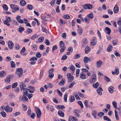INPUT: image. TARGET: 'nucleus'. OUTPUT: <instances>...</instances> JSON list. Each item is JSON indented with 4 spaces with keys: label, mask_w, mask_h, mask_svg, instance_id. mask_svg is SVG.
Listing matches in <instances>:
<instances>
[{
    "label": "nucleus",
    "mask_w": 121,
    "mask_h": 121,
    "mask_svg": "<svg viewBox=\"0 0 121 121\" xmlns=\"http://www.w3.org/2000/svg\"><path fill=\"white\" fill-rule=\"evenodd\" d=\"M101 90L103 91L102 87H99L97 89V93L100 95H101L102 94Z\"/></svg>",
    "instance_id": "5701e85b"
},
{
    "label": "nucleus",
    "mask_w": 121,
    "mask_h": 121,
    "mask_svg": "<svg viewBox=\"0 0 121 121\" xmlns=\"http://www.w3.org/2000/svg\"><path fill=\"white\" fill-rule=\"evenodd\" d=\"M37 111L36 112L37 114V116L38 118H40V117L41 115V112L39 108L37 107L36 108Z\"/></svg>",
    "instance_id": "6e6552de"
},
{
    "label": "nucleus",
    "mask_w": 121,
    "mask_h": 121,
    "mask_svg": "<svg viewBox=\"0 0 121 121\" xmlns=\"http://www.w3.org/2000/svg\"><path fill=\"white\" fill-rule=\"evenodd\" d=\"M78 32L79 35H82V33L83 32V30L82 28H80V29H79L78 30Z\"/></svg>",
    "instance_id": "79ce46f5"
},
{
    "label": "nucleus",
    "mask_w": 121,
    "mask_h": 121,
    "mask_svg": "<svg viewBox=\"0 0 121 121\" xmlns=\"http://www.w3.org/2000/svg\"><path fill=\"white\" fill-rule=\"evenodd\" d=\"M96 38H93V39L91 41V45H94L96 43Z\"/></svg>",
    "instance_id": "4468645a"
},
{
    "label": "nucleus",
    "mask_w": 121,
    "mask_h": 121,
    "mask_svg": "<svg viewBox=\"0 0 121 121\" xmlns=\"http://www.w3.org/2000/svg\"><path fill=\"white\" fill-rule=\"evenodd\" d=\"M0 114L3 117H6V113L5 112L3 111L1 112H0Z\"/></svg>",
    "instance_id": "e433bc0d"
},
{
    "label": "nucleus",
    "mask_w": 121,
    "mask_h": 121,
    "mask_svg": "<svg viewBox=\"0 0 121 121\" xmlns=\"http://www.w3.org/2000/svg\"><path fill=\"white\" fill-rule=\"evenodd\" d=\"M14 45L13 43L11 41H9L8 43V46L9 48L11 49H13Z\"/></svg>",
    "instance_id": "9b49d317"
},
{
    "label": "nucleus",
    "mask_w": 121,
    "mask_h": 121,
    "mask_svg": "<svg viewBox=\"0 0 121 121\" xmlns=\"http://www.w3.org/2000/svg\"><path fill=\"white\" fill-rule=\"evenodd\" d=\"M36 56L37 58H39L41 57V55L39 52H38L36 54Z\"/></svg>",
    "instance_id": "ea45409f"
},
{
    "label": "nucleus",
    "mask_w": 121,
    "mask_h": 121,
    "mask_svg": "<svg viewBox=\"0 0 121 121\" xmlns=\"http://www.w3.org/2000/svg\"><path fill=\"white\" fill-rule=\"evenodd\" d=\"M63 17L64 18L66 19H69L70 18V16L68 14L64 15L63 16Z\"/></svg>",
    "instance_id": "37998d69"
},
{
    "label": "nucleus",
    "mask_w": 121,
    "mask_h": 121,
    "mask_svg": "<svg viewBox=\"0 0 121 121\" xmlns=\"http://www.w3.org/2000/svg\"><path fill=\"white\" fill-rule=\"evenodd\" d=\"M84 103L86 107L87 108H88V104L87 101V100H85L84 101Z\"/></svg>",
    "instance_id": "680f3d73"
},
{
    "label": "nucleus",
    "mask_w": 121,
    "mask_h": 121,
    "mask_svg": "<svg viewBox=\"0 0 121 121\" xmlns=\"http://www.w3.org/2000/svg\"><path fill=\"white\" fill-rule=\"evenodd\" d=\"M113 11L115 13H117L119 11L118 7L117 5H115Z\"/></svg>",
    "instance_id": "f3484780"
},
{
    "label": "nucleus",
    "mask_w": 121,
    "mask_h": 121,
    "mask_svg": "<svg viewBox=\"0 0 121 121\" xmlns=\"http://www.w3.org/2000/svg\"><path fill=\"white\" fill-rule=\"evenodd\" d=\"M70 69L72 71H73L75 69V67L73 65H71L69 67Z\"/></svg>",
    "instance_id": "a19ab883"
},
{
    "label": "nucleus",
    "mask_w": 121,
    "mask_h": 121,
    "mask_svg": "<svg viewBox=\"0 0 121 121\" xmlns=\"http://www.w3.org/2000/svg\"><path fill=\"white\" fill-rule=\"evenodd\" d=\"M58 114L60 116L64 117V114L63 112L60 110L58 112Z\"/></svg>",
    "instance_id": "aec40b11"
},
{
    "label": "nucleus",
    "mask_w": 121,
    "mask_h": 121,
    "mask_svg": "<svg viewBox=\"0 0 121 121\" xmlns=\"http://www.w3.org/2000/svg\"><path fill=\"white\" fill-rule=\"evenodd\" d=\"M73 95L78 100H79L80 99V98L78 95L77 93L76 92Z\"/></svg>",
    "instance_id": "f704fd0d"
},
{
    "label": "nucleus",
    "mask_w": 121,
    "mask_h": 121,
    "mask_svg": "<svg viewBox=\"0 0 121 121\" xmlns=\"http://www.w3.org/2000/svg\"><path fill=\"white\" fill-rule=\"evenodd\" d=\"M74 84H75V83L74 81H73L71 83L69 86V88H70L72 87Z\"/></svg>",
    "instance_id": "864d4df0"
},
{
    "label": "nucleus",
    "mask_w": 121,
    "mask_h": 121,
    "mask_svg": "<svg viewBox=\"0 0 121 121\" xmlns=\"http://www.w3.org/2000/svg\"><path fill=\"white\" fill-rule=\"evenodd\" d=\"M83 61L85 63H87L89 61H90V60L88 57H86L84 58L83 59Z\"/></svg>",
    "instance_id": "6ab92c4d"
},
{
    "label": "nucleus",
    "mask_w": 121,
    "mask_h": 121,
    "mask_svg": "<svg viewBox=\"0 0 121 121\" xmlns=\"http://www.w3.org/2000/svg\"><path fill=\"white\" fill-rule=\"evenodd\" d=\"M65 45V44L64 42L62 41L60 42V48H62L64 47Z\"/></svg>",
    "instance_id": "c756f323"
},
{
    "label": "nucleus",
    "mask_w": 121,
    "mask_h": 121,
    "mask_svg": "<svg viewBox=\"0 0 121 121\" xmlns=\"http://www.w3.org/2000/svg\"><path fill=\"white\" fill-rule=\"evenodd\" d=\"M20 3L23 6H24L26 4V2L24 0H21Z\"/></svg>",
    "instance_id": "393cba45"
},
{
    "label": "nucleus",
    "mask_w": 121,
    "mask_h": 121,
    "mask_svg": "<svg viewBox=\"0 0 121 121\" xmlns=\"http://www.w3.org/2000/svg\"><path fill=\"white\" fill-rule=\"evenodd\" d=\"M97 112L96 110H94L92 111V115L93 116L94 118L95 119L96 118V115L97 114Z\"/></svg>",
    "instance_id": "bb28decb"
},
{
    "label": "nucleus",
    "mask_w": 121,
    "mask_h": 121,
    "mask_svg": "<svg viewBox=\"0 0 121 121\" xmlns=\"http://www.w3.org/2000/svg\"><path fill=\"white\" fill-rule=\"evenodd\" d=\"M78 104L80 105L82 109L84 107L81 101H79L78 102Z\"/></svg>",
    "instance_id": "4c0bfd02"
},
{
    "label": "nucleus",
    "mask_w": 121,
    "mask_h": 121,
    "mask_svg": "<svg viewBox=\"0 0 121 121\" xmlns=\"http://www.w3.org/2000/svg\"><path fill=\"white\" fill-rule=\"evenodd\" d=\"M7 74L6 72L4 70L0 72V77H3L5 76Z\"/></svg>",
    "instance_id": "2eb2a0df"
},
{
    "label": "nucleus",
    "mask_w": 121,
    "mask_h": 121,
    "mask_svg": "<svg viewBox=\"0 0 121 121\" xmlns=\"http://www.w3.org/2000/svg\"><path fill=\"white\" fill-rule=\"evenodd\" d=\"M99 86V83L98 82H97L95 83H94L93 84V87L95 88H97Z\"/></svg>",
    "instance_id": "c9c22d12"
},
{
    "label": "nucleus",
    "mask_w": 121,
    "mask_h": 121,
    "mask_svg": "<svg viewBox=\"0 0 121 121\" xmlns=\"http://www.w3.org/2000/svg\"><path fill=\"white\" fill-rule=\"evenodd\" d=\"M112 46L111 44L109 45L108 47L107 48V51L108 52H110L111 51V50L112 49Z\"/></svg>",
    "instance_id": "7c9ffc66"
},
{
    "label": "nucleus",
    "mask_w": 121,
    "mask_h": 121,
    "mask_svg": "<svg viewBox=\"0 0 121 121\" xmlns=\"http://www.w3.org/2000/svg\"><path fill=\"white\" fill-rule=\"evenodd\" d=\"M105 78L104 79L107 80L106 81V82H108L110 81V79L108 76H105Z\"/></svg>",
    "instance_id": "052dcab7"
},
{
    "label": "nucleus",
    "mask_w": 121,
    "mask_h": 121,
    "mask_svg": "<svg viewBox=\"0 0 121 121\" xmlns=\"http://www.w3.org/2000/svg\"><path fill=\"white\" fill-rule=\"evenodd\" d=\"M20 87L21 91H23V93L25 92V94L28 93V89L26 88V85L24 83L21 82L20 84Z\"/></svg>",
    "instance_id": "f257e3e1"
},
{
    "label": "nucleus",
    "mask_w": 121,
    "mask_h": 121,
    "mask_svg": "<svg viewBox=\"0 0 121 121\" xmlns=\"http://www.w3.org/2000/svg\"><path fill=\"white\" fill-rule=\"evenodd\" d=\"M98 116L99 117H101L104 115V113L102 112H100L99 113H98Z\"/></svg>",
    "instance_id": "09e8293b"
},
{
    "label": "nucleus",
    "mask_w": 121,
    "mask_h": 121,
    "mask_svg": "<svg viewBox=\"0 0 121 121\" xmlns=\"http://www.w3.org/2000/svg\"><path fill=\"white\" fill-rule=\"evenodd\" d=\"M86 74L84 73L83 72H82L81 73L80 78L81 79H86Z\"/></svg>",
    "instance_id": "f8f14e48"
},
{
    "label": "nucleus",
    "mask_w": 121,
    "mask_h": 121,
    "mask_svg": "<svg viewBox=\"0 0 121 121\" xmlns=\"http://www.w3.org/2000/svg\"><path fill=\"white\" fill-rule=\"evenodd\" d=\"M92 8V5L90 4H86L84 6V8L85 9H91Z\"/></svg>",
    "instance_id": "423d86ee"
},
{
    "label": "nucleus",
    "mask_w": 121,
    "mask_h": 121,
    "mask_svg": "<svg viewBox=\"0 0 121 121\" xmlns=\"http://www.w3.org/2000/svg\"><path fill=\"white\" fill-rule=\"evenodd\" d=\"M78 119L77 118L75 117H73L72 116H70L68 119V121H77Z\"/></svg>",
    "instance_id": "9d476101"
},
{
    "label": "nucleus",
    "mask_w": 121,
    "mask_h": 121,
    "mask_svg": "<svg viewBox=\"0 0 121 121\" xmlns=\"http://www.w3.org/2000/svg\"><path fill=\"white\" fill-rule=\"evenodd\" d=\"M13 76L12 75H10L9 76H7L6 79L4 80L5 83H8L10 81V79H12L13 77Z\"/></svg>",
    "instance_id": "20e7f679"
},
{
    "label": "nucleus",
    "mask_w": 121,
    "mask_h": 121,
    "mask_svg": "<svg viewBox=\"0 0 121 121\" xmlns=\"http://www.w3.org/2000/svg\"><path fill=\"white\" fill-rule=\"evenodd\" d=\"M28 93H26V94H25V92L23 93V95L22 96V100L23 101H28V99L27 98L26 96H25V95H26V94Z\"/></svg>",
    "instance_id": "1a4fd4ad"
},
{
    "label": "nucleus",
    "mask_w": 121,
    "mask_h": 121,
    "mask_svg": "<svg viewBox=\"0 0 121 121\" xmlns=\"http://www.w3.org/2000/svg\"><path fill=\"white\" fill-rule=\"evenodd\" d=\"M102 62L101 61H98L97 62L96 66L98 68H99L102 65Z\"/></svg>",
    "instance_id": "4be33fe9"
},
{
    "label": "nucleus",
    "mask_w": 121,
    "mask_h": 121,
    "mask_svg": "<svg viewBox=\"0 0 121 121\" xmlns=\"http://www.w3.org/2000/svg\"><path fill=\"white\" fill-rule=\"evenodd\" d=\"M114 89V87L112 86H110L108 88V90L109 92L112 93L113 92V89Z\"/></svg>",
    "instance_id": "a878e982"
},
{
    "label": "nucleus",
    "mask_w": 121,
    "mask_h": 121,
    "mask_svg": "<svg viewBox=\"0 0 121 121\" xmlns=\"http://www.w3.org/2000/svg\"><path fill=\"white\" fill-rule=\"evenodd\" d=\"M80 71V69H77L76 72V77L78 76L79 73Z\"/></svg>",
    "instance_id": "49530a36"
},
{
    "label": "nucleus",
    "mask_w": 121,
    "mask_h": 121,
    "mask_svg": "<svg viewBox=\"0 0 121 121\" xmlns=\"http://www.w3.org/2000/svg\"><path fill=\"white\" fill-rule=\"evenodd\" d=\"M45 43L48 46L50 45V43L49 42L48 40V39H46V40Z\"/></svg>",
    "instance_id": "338daca9"
},
{
    "label": "nucleus",
    "mask_w": 121,
    "mask_h": 121,
    "mask_svg": "<svg viewBox=\"0 0 121 121\" xmlns=\"http://www.w3.org/2000/svg\"><path fill=\"white\" fill-rule=\"evenodd\" d=\"M78 111L77 110H74V113L75 114V116L77 117H79L80 115L79 113L77 112Z\"/></svg>",
    "instance_id": "c85d7f7f"
},
{
    "label": "nucleus",
    "mask_w": 121,
    "mask_h": 121,
    "mask_svg": "<svg viewBox=\"0 0 121 121\" xmlns=\"http://www.w3.org/2000/svg\"><path fill=\"white\" fill-rule=\"evenodd\" d=\"M49 108L51 111L52 112H53L54 110V108H53V107L52 106H51L49 107Z\"/></svg>",
    "instance_id": "774afa93"
},
{
    "label": "nucleus",
    "mask_w": 121,
    "mask_h": 121,
    "mask_svg": "<svg viewBox=\"0 0 121 121\" xmlns=\"http://www.w3.org/2000/svg\"><path fill=\"white\" fill-rule=\"evenodd\" d=\"M37 60V58L35 57H33L31 58L30 61H31L33 60L36 61Z\"/></svg>",
    "instance_id": "13d9d810"
},
{
    "label": "nucleus",
    "mask_w": 121,
    "mask_h": 121,
    "mask_svg": "<svg viewBox=\"0 0 121 121\" xmlns=\"http://www.w3.org/2000/svg\"><path fill=\"white\" fill-rule=\"evenodd\" d=\"M10 7L11 9L15 11H18L19 9L17 6L15 4H11L10 5Z\"/></svg>",
    "instance_id": "39448f33"
},
{
    "label": "nucleus",
    "mask_w": 121,
    "mask_h": 121,
    "mask_svg": "<svg viewBox=\"0 0 121 121\" xmlns=\"http://www.w3.org/2000/svg\"><path fill=\"white\" fill-rule=\"evenodd\" d=\"M115 55L117 56L120 57V54L116 51H115L114 52Z\"/></svg>",
    "instance_id": "603ef678"
},
{
    "label": "nucleus",
    "mask_w": 121,
    "mask_h": 121,
    "mask_svg": "<svg viewBox=\"0 0 121 121\" xmlns=\"http://www.w3.org/2000/svg\"><path fill=\"white\" fill-rule=\"evenodd\" d=\"M57 48V47L56 45H55L53 46V47L52 48V51L53 52Z\"/></svg>",
    "instance_id": "0e129e2a"
},
{
    "label": "nucleus",
    "mask_w": 121,
    "mask_h": 121,
    "mask_svg": "<svg viewBox=\"0 0 121 121\" xmlns=\"http://www.w3.org/2000/svg\"><path fill=\"white\" fill-rule=\"evenodd\" d=\"M18 83L17 82H16L13 83L12 86V88H13L16 87Z\"/></svg>",
    "instance_id": "c03bdc74"
},
{
    "label": "nucleus",
    "mask_w": 121,
    "mask_h": 121,
    "mask_svg": "<svg viewBox=\"0 0 121 121\" xmlns=\"http://www.w3.org/2000/svg\"><path fill=\"white\" fill-rule=\"evenodd\" d=\"M44 39V37H41L38 39V41L39 42H42L43 41Z\"/></svg>",
    "instance_id": "72a5a7b5"
},
{
    "label": "nucleus",
    "mask_w": 121,
    "mask_h": 121,
    "mask_svg": "<svg viewBox=\"0 0 121 121\" xmlns=\"http://www.w3.org/2000/svg\"><path fill=\"white\" fill-rule=\"evenodd\" d=\"M104 119L105 120L108 121H111V120L107 116H104L103 117Z\"/></svg>",
    "instance_id": "58836bf2"
},
{
    "label": "nucleus",
    "mask_w": 121,
    "mask_h": 121,
    "mask_svg": "<svg viewBox=\"0 0 121 121\" xmlns=\"http://www.w3.org/2000/svg\"><path fill=\"white\" fill-rule=\"evenodd\" d=\"M67 56L65 55H64L62 57L61 60H65L67 58Z\"/></svg>",
    "instance_id": "6e6d98bb"
},
{
    "label": "nucleus",
    "mask_w": 121,
    "mask_h": 121,
    "mask_svg": "<svg viewBox=\"0 0 121 121\" xmlns=\"http://www.w3.org/2000/svg\"><path fill=\"white\" fill-rule=\"evenodd\" d=\"M24 30V28L23 27H20L19 28V31L20 33H21Z\"/></svg>",
    "instance_id": "5fc2aeb1"
},
{
    "label": "nucleus",
    "mask_w": 121,
    "mask_h": 121,
    "mask_svg": "<svg viewBox=\"0 0 121 121\" xmlns=\"http://www.w3.org/2000/svg\"><path fill=\"white\" fill-rule=\"evenodd\" d=\"M112 104L115 108H116L117 107V103L116 101H113L112 102Z\"/></svg>",
    "instance_id": "8fccbe9b"
},
{
    "label": "nucleus",
    "mask_w": 121,
    "mask_h": 121,
    "mask_svg": "<svg viewBox=\"0 0 121 121\" xmlns=\"http://www.w3.org/2000/svg\"><path fill=\"white\" fill-rule=\"evenodd\" d=\"M36 116V114L35 113H32V114L30 116L31 118L32 119H34L35 118V117Z\"/></svg>",
    "instance_id": "bf43d9fd"
},
{
    "label": "nucleus",
    "mask_w": 121,
    "mask_h": 121,
    "mask_svg": "<svg viewBox=\"0 0 121 121\" xmlns=\"http://www.w3.org/2000/svg\"><path fill=\"white\" fill-rule=\"evenodd\" d=\"M27 96L28 97V98L30 99V98L32 97L33 96V95L31 94H26Z\"/></svg>",
    "instance_id": "e2e57ef3"
},
{
    "label": "nucleus",
    "mask_w": 121,
    "mask_h": 121,
    "mask_svg": "<svg viewBox=\"0 0 121 121\" xmlns=\"http://www.w3.org/2000/svg\"><path fill=\"white\" fill-rule=\"evenodd\" d=\"M87 40L86 39H83L82 41V46L84 47L85 46V45L87 44Z\"/></svg>",
    "instance_id": "a211bd4d"
},
{
    "label": "nucleus",
    "mask_w": 121,
    "mask_h": 121,
    "mask_svg": "<svg viewBox=\"0 0 121 121\" xmlns=\"http://www.w3.org/2000/svg\"><path fill=\"white\" fill-rule=\"evenodd\" d=\"M38 37V36L36 34H35L33 36H32L31 37V39L32 40H34L36 38H37Z\"/></svg>",
    "instance_id": "a18cd8bd"
},
{
    "label": "nucleus",
    "mask_w": 121,
    "mask_h": 121,
    "mask_svg": "<svg viewBox=\"0 0 121 121\" xmlns=\"http://www.w3.org/2000/svg\"><path fill=\"white\" fill-rule=\"evenodd\" d=\"M67 76L68 80V82H71L73 80L74 77L70 73H68Z\"/></svg>",
    "instance_id": "7ed1b4c3"
},
{
    "label": "nucleus",
    "mask_w": 121,
    "mask_h": 121,
    "mask_svg": "<svg viewBox=\"0 0 121 121\" xmlns=\"http://www.w3.org/2000/svg\"><path fill=\"white\" fill-rule=\"evenodd\" d=\"M105 31L106 32V33L108 35H109L110 34L111 31V29L108 27H106L105 28Z\"/></svg>",
    "instance_id": "412c9836"
},
{
    "label": "nucleus",
    "mask_w": 121,
    "mask_h": 121,
    "mask_svg": "<svg viewBox=\"0 0 121 121\" xmlns=\"http://www.w3.org/2000/svg\"><path fill=\"white\" fill-rule=\"evenodd\" d=\"M70 99H71L70 100V102H74L75 100V98L73 95H72L71 96Z\"/></svg>",
    "instance_id": "2f4dec72"
},
{
    "label": "nucleus",
    "mask_w": 121,
    "mask_h": 121,
    "mask_svg": "<svg viewBox=\"0 0 121 121\" xmlns=\"http://www.w3.org/2000/svg\"><path fill=\"white\" fill-rule=\"evenodd\" d=\"M92 76L94 77L92 78L90 80V82L91 83H94L96 81V75L95 74H93Z\"/></svg>",
    "instance_id": "0eeeda50"
},
{
    "label": "nucleus",
    "mask_w": 121,
    "mask_h": 121,
    "mask_svg": "<svg viewBox=\"0 0 121 121\" xmlns=\"http://www.w3.org/2000/svg\"><path fill=\"white\" fill-rule=\"evenodd\" d=\"M32 31V30L30 28H28L26 31V33L29 34L31 33Z\"/></svg>",
    "instance_id": "de8ad7c7"
},
{
    "label": "nucleus",
    "mask_w": 121,
    "mask_h": 121,
    "mask_svg": "<svg viewBox=\"0 0 121 121\" xmlns=\"http://www.w3.org/2000/svg\"><path fill=\"white\" fill-rule=\"evenodd\" d=\"M115 68V74L116 75H118L119 73V68L117 67H116Z\"/></svg>",
    "instance_id": "cd10ccee"
},
{
    "label": "nucleus",
    "mask_w": 121,
    "mask_h": 121,
    "mask_svg": "<svg viewBox=\"0 0 121 121\" xmlns=\"http://www.w3.org/2000/svg\"><path fill=\"white\" fill-rule=\"evenodd\" d=\"M3 8L5 10H8V8L7 5L4 4L3 6Z\"/></svg>",
    "instance_id": "69168bd1"
},
{
    "label": "nucleus",
    "mask_w": 121,
    "mask_h": 121,
    "mask_svg": "<svg viewBox=\"0 0 121 121\" xmlns=\"http://www.w3.org/2000/svg\"><path fill=\"white\" fill-rule=\"evenodd\" d=\"M65 82V80L64 78H63L61 81L60 82L58 83V85H64Z\"/></svg>",
    "instance_id": "dca6fc26"
},
{
    "label": "nucleus",
    "mask_w": 121,
    "mask_h": 121,
    "mask_svg": "<svg viewBox=\"0 0 121 121\" xmlns=\"http://www.w3.org/2000/svg\"><path fill=\"white\" fill-rule=\"evenodd\" d=\"M112 44L113 45H117L118 43V40L117 39H115L112 41Z\"/></svg>",
    "instance_id": "473e14b6"
},
{
    "label": "nucleus",
    "mask_w": 121,
    "mask_h": 121,
    "mask_svg": "<svg viewBox=\"0 0 121 121\" xmlns=\"http://www.w3.org/2000/svg\"><path fill=\"white\" fill-rule=\"evenodd\" d=\"M9 105H6L5 107V111L7 112H8L9 111Z\"/></svg>",
    "instance_id": "4d7b16f0"
},
{
    "label": "nucleus",
    "mask_w": 121,
    "mask_h": 121,
    "mask_svg": "<svg viewBox=\"0 0 121 121\" xmlns=\"http://www.w3.org/2000/svg\"><path fill=\"white\" fill-rule=\"evenodd\" d=\"M9 97H10L11 99H13L15 97V96L13 93H10L9 94Z\"/></svg>",
    "instance_id": "3c124183"
},
{
    "label": "nucleus",
    "mask_w": 121,
    "mask_h": 121,
    "mask_svg": "<svg viewBox=\"0 0 121 121\" xmlns=\"http://www.w3.org/2000/svg\"><path fill=\"white\" fill-rule=\"evenodd\" d=\"M16 74L18 75L19 77H21L23 75V70L22 68H19L17 70Z\"/></svg>",
    "instance_id": "f03ea898"
},
{
    "label": "nucleus",
    "mask_w": 121,
    "mask_h": 121,
    "mask_svg": "<svg viewBox=\"0 0 121 121\" xmlns=\"http://www.w3.org/2000/svg\"><path fill=\"white\" fill-rule=\"evenodd\" d=\"M87 16L90 19H92L93 18L94 16L92 12L91 13L87 15Z\"/></svg>",
    "instance_id": "b1692460"
},
{
    "label": "nucleus",
    "mask_w": 121,
    "mask_h": 121,
    "mask_svg": "<svg viewBox=\"0 0 121 121\" xmlns=\"http://www.w3.org/2000/svg\"><path fill=\"white\" fill-rule=\"evenodd\" d=\"M91 50L90 48L88 46H86L85 49V52L86 54H87Z\"/></svg>",
    "instance_id": "ddd939ff"
}]
</instances>
